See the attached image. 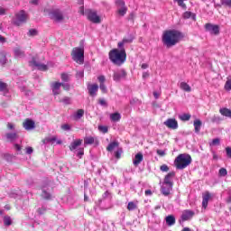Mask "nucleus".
Returning a JSON list of instances; mask_svg holds the SVG:
<instances>
[{"mask_svg": "<svg viewBox=\"0 0 231 231\" xmlns=\"http://www.w3.org/2000/svg\"><path fill=\"white\" fill-rule=\"evenodd\" d=\"M116 6L123 8L125 6V2L124 0H116Z\"/></svg>", "mask_w": 231, "mask_h": 231, "instance_id": "3c124183", "label": "nucleus"}, {"mask_svg": "<svg viewBox=\"0 0 231 231\" xmlns=\"http://www.w3.org/2000/svg\"><path fill=\"white\" fill-rule=\"evenodd\" d=\"M76 79H84V70H79L76 73Z\"/></svg>", "mask_w": 231, "mask_h": 231, "instance_id": "603ef678", "label": "nucleus"}, {"mask_svg": "<svg viewBox=\"0 0 231 231\" xmlns=\"http://www.w3.org/2000/svg\"><path fill=\"white\" fill-rule=\"evenodd\" d=\"M6 51H0V64H2V66H5V64H6Z\"/></svg>", "mask_w": 231, "mask_h": 231, "instance_id": "c756f323", "label": "nucleus"}, {"mask_svg": "<svg viewBox=\"0 0 231 231\" xmlns=\"http://www.w3.org/2000/svg\"><path fill=\"white\" fill-rule=\"evenodd\" d=\"M224 88L226 91H231V78H227Z\"/></svg>", "mask_w": 231, "mask_h": 231, "instance_id": "4c0bfd02", "label": "nucleus"}, {"mask_svg": "<svg viewBox=\"0 0 231 231\" xmlns=\"http://www.w3.org/2000/svg\"><path fill=\"white\" fill-rule=\"evenodd\" d=\"M109 60L116 66H122L124 62H125V59H127V54L125 53V50L119 51L118 49H113L108 53Z\"/></svg>", "mask_w": 231, "mask_h": 231, "instance_id": "f03ea898", "label": "nucleus"}, {"mask_svg": "<svg viewBox=\"0 0 231 231\" xmlns=\"http://www.w3.org/2000/svg\"><path fill=\"white\" fill-rule=\"evenodd\" d=\"M98 129H99V131H101V133H104L105 134H106V133H107V131H108L107 126H104V125H99V126H98Z\"/></svg>", "mask_w": 231, "mask_h": 231, "instance_id": "4d7b16f0", "label": "nucleus"}, {"mask_svg": "<svg viewBox=\"0 0 231 231\" xmlns=\"http://www.w3.org/2000/svg\"><path fill=\"white\" fill-rule=\"evenodd\" d=\"M72 60L77 64H84V47H75L71 51Z\"/></svg>", "mask_w": 231, "mask_h": 231, "instance_id": "20e7f679", "label": "nucleus"}, {"mask_svg": "<svg viewBox=\"0 0 231 231\" xmlns=\"http://www.w3.org/2000/svg\"><path fill=\"white\" fill-rule=\"evenodd\" d=\"M62 86V83L60 82H52L51 83V88L52 89V95H54L55 97L57 95H60V87Z\"/></svg>", "mask_w": 231, "mask_h": 231, "instance_id": "4468645a", "label": "nucleus"}, {"mask_svg": "<svg viewBox=\"0 0 231 231\" xmlns=\"http://www.w3.org/2000/svg\"><path fill=\"white\" fill-rule=\"evenodd\" d=\"M85 15H87V18L91 23H94L95 24L100 23V16L97 15V12L91 9H86Z\"/></svg>", "mask_w": 231, "mask_h": 231, "instance_id": "6e6552de", "label": "nucleus"}, {"mask_svg": "<svg viewBox=\"0 0 231 231\" xmlns=\"http://www.w3.org/2000/svg\"><path fill=\"white\" fill-rule=\"evenodd\" d=\"M95 143V138L92 136L85 137L84 138V144L85 145H93Z\"/></svg>", "mask_w": 231, "mask_h": 231, "instance_id": "2f4dec72", "label": "nucleus"}, {"mask_svg": "<svg viewBox=\"0 0 231 231\" xmlns=\"http://www.w3.org/2000/svg\"><path fill=\"white\" fill-rule=\"evenodd\" d=\"M142 162H143V154L142 152H138L137 154H135V158L133 161V163L134 165V167H138Z\"/></svg>", "mask_w": 231, "mask_h": 231, "instance_id": "aec40b11", "label": "nucleus"}, {"mask_svg": "<svg viewBox=\"0 0 231 231\" xmlns=\"http://www.w3.org/2000/svg\"><path fill=\"white\" fill-rule=\"evenodd\" d=\"M183 39V33L178 30H167L162 34V43L166 48L176 46Z\"/></svg>", "mask_w": 231, "mask_h": 231, "instance_id": "f257e3e1", "label": "nucleus"}, {"mask_svg": "<svg viewBox=\"0 0 231 231\" xmlns=\"http://www.w3.org/2000/svg\"><path fill=\"white\" fill-rule=\"evenodd\" d=\"M8 91V84L0 81V93H3V95H7Z\"/></svg>", "mask_w": 231, "mask_h": 231, "instance_id": "a878e982", "label": "nucleus"}, {"mask_svg": "<svg viewBox=\"0 0 231 231\" xmlns=\"http://www.w3.org/2000/svg\"><path fill=\"white\" fill-rule=\"evenodd\" d=\"M180 89H182V91H186L187 93H190L192 91V88H190V86L186 82H180Z\"/></svg>", "mask_w": 231, "mask_h": 231, "instance_id": "cd10ccee", "label": "nucleus"}, {"mask_svg": "<svg viewBox=\"0 0 231 231\" xmlns=\"http://www.w3.org/2000/svg\"><path fill=\"white\" fill-rule=\"evenodd\" d=\"M221 5L226 6L227 8H231V0H220Z\"/></svg>", "mask_w": 231, "mask_h": 231, "instance_id": "c03bdc74", "label": "nucleus"}, {"mask_svg": "<svg viewBox=\"0 0 231 231\" xmlns=\"http://www.w3.org/2000/svg\"><path fill=\"white\" fill-rule=\"evenodd\" d=\"M205 30L206 32H209L211 35H219V25L206 23Z\"/></svg>", "mask_w": 231, "mask_h": 231, "instance_id": "9b49d317", "label": "nucleus"}, {"mask_svg": "<svg viewBox=\"0 0 231 231\" xmlns=\"http://www.w3.org/2000/svg\"><path fill=\"white\" fill-rule=\"evenodd\" d=\"M165 221L168 226H174L176 225V217L174 215H169L165 217Z\"/></svg>", "mask_w": 231, "mask_h": 231, "instance_id": "412c9836", "label": "nucleus"}, {"mask_svg": "<svg viewBox=\"0 0 231 231\" xmlns=\"http://www.w3.org/2000/svg\"><path fill=\"white\" fill-rule=\"evenodd\" d=\"M218 174H219V176L225 177V176H226L228 174V171H226V169L221 168L218 171Z\"/></svg>", "mask_w": 231, "mask_h": 231, "instance_id": "a18cd8bd", "label": "nucleus"}, {"mask_svg": "<svg viewBox=\"0 0 231 231\" xmlns=\"http://www.w3.org/2000/svg\"><path fill=\"white\" fill-rule=\"evenodd\" d=\"M25 152L26 154H32L33 153V148H32V146H28L25 148Z\"/></svg>", "mask_w": 231, "mask_h": 231, "instance_id": "052dcab7", "label": "nucleus"}, {"mask_svg": "<svg viewBox=\"0 0 231 231\" xmlns=\"http://www.w3.org/2000/svg\"><path fill=\"white\" fill-rule=\"evenodd\" d=\"M164 125L169 129H178V121H176V119L169 118L164 122Z\"/></svg>", "mask_w": 231, "mask_h": 231, "instance_id": "dca6fc26", "label": "nucleus"}, {"mask_svg": "<svg viewBox=\"0 0 231 231\" xmlns=\"http://www.w3.org/2000/svg\"><path fill=\"white\" fill-rule=\"evenodd\" d=\"M61 80H63V82H69V75H68V73H62Z\"/></svg>", "mask_w": 231, "mask_h": 231, "instance_id": "09e8293b", "label": "nucleus"}, {"mask_svg": "<svg viewBox=\"0 0 231 231\" xmlns=\"http://www.w3.org/2000/svg\"><path fill=\"white\" fill-rule=\"evenodd\" d=\"M172 184H162L161 187V192L163 196H170L171 190H172Z\"/></svg>", "mask_w": 231, "mask_h": 231, "instance_id": "f3484780", "label": "nucleus"}, {"mask_svg": "<svg viewBox=\"0 0 231 231\" xmlns=\"http://www.w3.org/2000/svg\"><path fill=\"white\" fill-rule=\"evenodd\" d=\"M138 206L134 201L129 202L127 205V210H130V211L136 210Z\"/></svg>", "mask_w": 231, "mask_h": 231, "instance_id": "f704fd0d", "label": "nucleus"}, {"mask_svg": "<svg viewBox=\"0 0 231 231\" xmlns=\"http://www.w3.org/2000/svg\"><path fill=\"white\" fill-rule=\"evenodd\" d=\"M193 125H194L195 133L198 134L201 131V125H202L201 120L196 119L193 122Z\"/></svg>", "mask_w": 231, "mask_h": 231, "instance_id": "bb28decb", "label": "nucleus"}, {"mask_svg": "<svg viewBox=\"0 0 231 231\" xmlns=\"http://www.w3.org/2000/svg\"><path fill=\"white\" fill-rule=\"evenodd\" d=\"M97 80L100 82V84H104L106 82V76L101 75L97 77Z\"/></svg>", "mask_w": 231, "mask_h": 231, "instance_id": "bf43d9fd", "label": "nucleus"}, {"mask_svg": "<svg viewBox=\"0 0 231 231\" xmlns=\"http://www.w3.org/2000/svg\"><path fill=\"white\" fill-rule=\"evenodd\" d=\"M117 14L124 17L127 14V6L121 7L120 9L117 10Z\"/></svg>", "mask_w": 231, "mask_h": 231, "instance_id": "e433bc0d", "label": "nucleus"}, {"mask_svg": "<svg viewBox=\"0 0 231 231\" xmlns=\"http://www.w3.org/2000/svg\"><path fill=\"white\" fill-rule=\"evenodd\" d=\"M5 138L8 142H15V140L19 139V134L16 132L14 133H7L5 134Z\"/></svg>", "mask_w": 231, "mask_h": 231, "instance_id": "4be33fe9", "label": "nucleus"}, {"mask_svg": "<svg viewBox=\"0 0 231 231\" xmlns=\"http://www.w3.org/2000/svg\"><path fill=\"white\" fill-rule=\"evenodd\" d=\"M180 118L182 120V122H189V120H190V114H182L180 116Z\"/></svg>", "mask_w": 231, "mask_h": 231, "instance_id": "a19ab883", "label": "nucleus"}, {"mask_svg": "<svg viewBox=\"0 0 231 231\" xmlns=\"http://www.w3.org/2000/svg\"><path fill=\"white\" fill-rule=\"evenodd\" d=\"M157 154L159 156H163L165 154V151H163V150H157Z\"/></svg>", "mask_w": 231, "mask_h": 231, "instance_id": "774afa93", "label": "nucleus"}, {"mask_svg": "<svg viewBox=\"0 0 231 231\" xmlns=\"http://www.w3.org/2000/svg\"><path fill=\"white\" fill-rule=\"evenodd\" d=\"M160 171H162V172H169V166H167V164H162L160 167Z\"/></svg>", "mask_w": 231, "mask_h": 231, "instance_id": "864d4df0", "label": "nucleus"}, {"mask_svg": "<svg viewBox=\"0 0 231 231\" xmlns=\"http://www.w3.org/2000/svg\"><path fill=\"white\" fill-rule=\"evenodd\" d=\"M195 212L190 209H186L182 211V214L180 216V223H184V221H190L195 216Z\"/></svg>", "mask_w": 231, "mask_h": 231, "instance_id": "9d476101", "label": "nucleus"}, {"mask_svg": "<svg viewBox=\"0 0 231 231\" xmlns=\"http://www.w3.org/2000/svg\"><path fill=\"white\" fill-rule=\"evenodd\" d=\"M124 152V151L122 150V148H119L116 152H115V156L117 160H120L122 153Z\"/></svg>", "mask_w": 231, "mask_h": 231, "instance_id": "49530a36", "label": "nucleus"}, {"mask_svg": "<svg viewBox=\"0 0 231 231\" xmlns=\"http://www.w3.org/2000/svg\"><path fill=\"white\" fill-rule=\"evenodd\" d=\"M220 140L219 138H215L212 140V145H219Z\"/></svg>", "mask_w": 231, "mask_h": 231, "instance_id": "e2e57ef3", "label": "nucleus"}, {"mask_svg": "<svg viewBox=\"0 0 231 231\" xmlns=\"http://www.w3.org/2000/svg\"><path fill=\"white\" fill-rule=\"evenodd\" d=\"M125 77H127V72L125 71V69H121L114 71L113 80L115 82H120V80H124Z\"/></svg>", "mask_w": 231, "mask_h": 231, "instance_id": "1a4fd4ad", "label": "nucleus"}, {"mask_svg": "<svg viewBox=\"0 0 231 231\" xmlns=\"http://www.w3.org/2000/svg\"><path fill=\"white\" fill-rule=\"evenodd\" d=\"M61 102L66 106H69V104H71V98L65 97L62 98Z\"/></svg>", "mask_w": 231, "mask_h": 231, "instance_id": "8fccbe9b", "label": "nucleus"}, {"mask_svg": "<svg viewBox=\"0 0 231 231\" xmlns=\"http://www.w3.org/2000/svg\"><path fill=\"white\" fill-rule=\"evenodd\" d=\"M46 210H48L46 206H42L37 209V213L39 214V216H42L43 214H46Z\"/></svg>", "mask_w": 231, "mask_h": 231, "instance_id": "58836bf2", "label": "nucleus"}, {"mask_svg": "<svg viewBox=\"0 0 231 231\" xmlns=\"http://www.w3.org/2000/svg\"><path fill=\"white\" fill-rule=\"evenodd\" d=\"M39 33V32L37 31V29H30L29 32H27V35L29 37H35V35H37Z\"/></svg>", "mask_w": 231, "mask_h": 231, "instance_id": "79ce46f5", "label": "nucleus"}, {"mask_svg": "<svg viewBox=\"0 0 231 231\" xmlns=\"http://www.w3.org/2000/svg\"><path fill=\"white\" fill-rule=\"evenodd\" d=\"M99 88L101 89L102 93H107V87H106L105 83L100 84Z\"/></svg>", "mask_w": 231, "mask_h": 231, "instance_id": "6e6d98bb", "label": "nucleus"}, {"mask_svg": "<svg viewBox=\"0 0 231 231\" xmlns=\"http://www.w3.org/2000/svg\"><path fill=\"white\" fill-rule=\"evenodd\" d=\"M98 105L102 106L103 107H107V101H106L104 98H99Z\"/></svg>", "mask_w": 231, "mask_h": 231, "instance_id": "de8ad7c7", "label": "nucleus"}, {"mask_svg": "<svg viewBox=\"0 0 231 231\" xmlns=\"http://www.w3.org/2000/svg\"><path fill=\"white\" fill-rule=\"evenodd\" d=\"M4 225L5 226H10L12 225V217L10 216L4 217Z\"/></svg>", "mask_w": 231, "mask_h": 231, "instance_id": "72a5a7b5", "label": "nucleus"}, {"mask_svg": "<svg viewBox=\"0 0 231 231\" xmlns=\"http://www.w3.org/2000/svg\"><path fill=\"white\" fill-rule=\"evenodd\" d=\"M27 19L28 14H26L24 10H22L15 14L14 18L13 19V23L14 26H21V24H24V23H26Z\"/></svg>", "mask_w": 231, "mask_h": 231, "instance_id": "423d86ee", "label": "nucleus"}, {"mask_svg": "<svg viewBox=\"0 0 231 231\" xmlns=\"http://www.w3.org/2000/svg\"><path fill=\"white\" fill-rule=\"evenodd\" d=\"M61 86L63 88V89H65V91H69V84L68 83H61Z\"/></svg>", "mask_w": 231, "mask_h": 231, "instance_id": "680f3d73", "label": "nucleus"}, {"mask_svg": "<svg viewBox=\"0 0 231 231\" xmlns=\"http://www.w3.org/2000/svg\"><path fill=\"white\" fill-rule=\"evenodd\" d=\"M103 199H99V205H102V201H105V199H111V193L109 191H106L103 196H102Z\"/></svg>", "mask_w": 231, "mask_h": 231, "instance_id": "473e14b6", "label": "nucleus"}, {"mask_svg": "<svg viewBox=\"0 0 231 231\" xmlns=\"http://www.w3.org/2000/svg\"><path fill=\"white\" fill-rule=\"evenodd\" d=\"M133 41H134V38L133 37V35H129L127 38L123 39V42L125 44H131V42H133Z\"/></svg>", "mask_w": 231, "mask_h": 231, "instance_id": "ea45409f", "label": "nucleus"}, {"mask_svg": "<svg viewBox=\"0 0 231 231\" xmlns=\"http://www.w3.org/2000/svg\"><path fill=\"white\" fill-rule=\"evenodd\" d=\"M51 188V180L46 179L42 183V198L43 199H51V194L48 192Z\"/></svg>", "mask_w": 231, "mask_h": 231, "instance_id": "39448f33", "label": "nucleus"}, {"mask_svg": "<svg viewBox=\"0 0 231 231\" xmlns=\"http://www.w3.org/2000/svg\"><path fill=\"white\" fill-rule=\"evenodd\" d=\"M14 149H15L18 152H21V150L23 149V148L21 147V145H19V144H17V143H14Z\"/></svg>", "mask_w": 231, "mask_h": 231, "instance_id": "69168bd1", "label": "nucleus"}, {"mask_svg": "<svg viewBox=\"0 0 231 231\" xmlns=\"http://www.w3.org/2000/svg\"><path fill=\"white\" fill-rule=\"evenodd\" d=\"M211 195L210 192L207 191L205 194L202 196V207L203 208H207L208 207V200L210 199Z\"/></svg>", "mask_w": 231, "mask_h": 231, "instance_id": "6ab92c4d", "label": "nucleus"}, {"mask_svg": "<svg viewBox=\"0 0 231 231\" xmlns=\"http://www.w3.org/2000/svg\"><path fill=\"white\" fill-rule=\"evenodd\" d=\"M192 17V13L187 11L183 14V19H190Z\"/></svg>", "mask_w": 231, "mask_h": 231, "instance_id": "13d9d810", "label": "nucleus"}, {"mask_svg": "<svg viewBox=\"0 0 231 231\" xmlns=\"http://www.w3.org/2000/svg\"><path fill=\"white\" fill-rule=\"evenodd\" d=\"M211 122L213 124H221V122H223V119L221 118V116H213V117L211 118Z\"/></svg>", "mask_w": 231, "mask_h": 231, "instance_id": "c9c22d12", "label": "nucleus"}, {"mask_svg": "<svg viewBox=\"0 0 231 231\" xmlns=\"http://www.w3.org/2000/svg\"><path fill=\"white\" fill-rule=\"evenodd\" d=\"M23 128L25 131H32L35 129V122L32 119H26L23 123Z\"/></svg>", "mask_w": 231, "mask_h": 231, "instance_id": "a211bd4d", "label": "nucleus"}, {"mask_svg": "<svg viewBox=\"0 0 231 231\" xmlns=\"http://www.w3.org/2000/svg\"><path fill=\"white\" fill-rule=\"evenodd\" d=\"M76 155L79 158H82V156H84V148H79L78 150H76Z\"/></svg>", "mask_w": 231, "mask_h": 231, "instance_id": "37998d69", "label": "nucleus"}, {"mask_svg": "<svg viewBox=\"0 0 231 231\" xmlns=\"http://www.w3.org/2000/svg\"><path fill=\"white\" fill-rule=\"evenodd\" d=\"M121 119H122V115H120V113L116 112V113L110 114L111 122H120Z\"/></svg>", "mask_w": 231, "mask_h": 231, "instance_id": "393cba45", "label": "nucleus"}, {"mask_svg": "<svg viewBox=\"0 0 231 231\" xmlns=\"http://www.w3.org/2000/svg\"><path fill=\"white\" fill-rule=\"evenodd\" d=\"M63 131H71V126L69 124H64L61 125Z\"/></svg>", "mask_w": 231, "mask_h": 231, "instance_id": "5fc2aeb1", "label": "nucleus"}, {"mask_svg": "<svg viewBox=\"0 0 231 231\" xmlns=\"http://www.w3.org/2000/svg\"><path fill=\"white\" fill-rule=\"evenodd\" d=\"M14 53L15 59H23L26 56V54H24V51L21 50V48L19 47H16L14 49Z\"/></svg>", "mask_w": 231, "mask_h": 231, "instance_id": "5701e85b", "label": "nucleus"}, {"mask_svg": "<svg viewBox=\"0 0 231 231\" xmlns=\"http://www.w3.org/2000/svg\"><path fill=\"white\" fill-rule=\"evenodd\" d=\"M7 128L10 129L11 131H14V129H15V125H14V124L12 123H8Z\"/></svg>", "mask_w": 231, "mask_h": 231, "instance_id": "338daca9", "label": "nucleus"}, {"mask_svg": "<svg viewBox=\"0 0 231 231\" xmlns=\"http://www.w3.org/2000/svg\"><path fill=\"white\" fill-rule=\"evenodd\" d=\"M87 89H88V95H90V97H96L97 93L98 92V85L88 83Z\"/></svg>", "mask_w": 231, "mask_h": 231, "instance_id": "ddd939ff", "label": "nucleus"}, {"mask_svg": "<svg viewBox=\"0 0 231 231\" xmlns=\"http://www.w3.org/2000/svg\"><path fill=\"white\" fill-rule=\"evenodd\" d=\"M80 145H82V139H77L70 143L69 149L70 151H77V149L80 147Z\"/></svg>", "mask_w": 231, "mask_h": 231, "instance_id": "b1692460", "label": "nucleus"}, {"mask_svg": "<svg viewBox=\"0 0 231 231\" xmlns=\"http://www.w3.org/2000/svg\"><path fill=\"white\" fill-rule=\"evenodd\" d=\"M84 116V109H79L74 115L73 118L74 120H80Z\"/></svg>", "mask_w": 231, "mask_h": 231, "instance_id": "c85d7f7f", "label": "nucleus"}, {"mask_svg": "<svg viewBox=\"0 0 231 231\" xmlns=\"http://www.w3.org/2000/svg\"><path fill=\"white\" fill-rule=\"evenodd\" d=\"M49 17L55 23H62V21H64V13H62L60 9H52L49 13Z\"/></svg>", "mask_w": 231, "mask_h": 231, "instance_id": "0eeeda50", "label": "nucleus"}, {"mask_svg": "<svg viewBox=\"0 0 231 231\" xmlns=\"http://www.w3.org/2000/svg\"><path fill=\"white\" fill-rule=\"evenodd\" d=\"M226 152L227 158H231V148L230 147L226 148Z\"/></svg>", "mask_w": 231, "mask_h": 231, "instance_id": "0e129e2a", "label": "nucleus"}, {"mask_svg": "<svg viewBox=\"0 0 231 231\" xmlns=\"http://www.w3.org/2000/svg\"><path fill=\"white\" fill-rule=\"evenodd\" d=\"M116 147H118V142H112L108 144L106 150L108 151V152H112V151H115Z\"/></svg>", "mask_w": 231, "mask_h": 231, "instance_id": "7c9ffc66", "label": "nucleus"}, {"mask_svg": "<svg viewBox=\"0 0 231 231\" xmlns=\"http://www.w3.org/2000/svg\"><path fill=\"white\" fill-rule=\"evenodd\" d=\"M174 176H176V172L175 171L169 172L164 177V180H163L162 184H164V185H174V182L172 181V179L174 178Z\"/></svg>", "mask_w": 231, "mask_h": 231, "instance_id": "2eb2a0df", "label": "nucleus"}, {"mask_svg": "<svg viewBox=\"0 0 231 231\" xmlns=\"http://www.w3.org/2000/svg\"><path fill=\"white\" fill-rule=\"evenodd\" d=\"M30 66L32 68H37V69H40V71H47L48 65L42 64L35 60V58H32V60L29 62Z\"/></svg>", "mask_w": 231, "mask_h": 231, "instance_id": "f8f14e48", "label": "nucleus"}, {"mask_svg": "<svg viewBox=\"0 0 231 231\" xmlns=\"http://www.w3.org/2000/svg\"><path fill=\"white\" fill-rule=\"evenodd\" d=\"M189 163H192V157L186 153H180L176 157L174 161V165L178 171H183V169H187Z\"/></svg>", "mask_w": 231, "mask_h": 231, "instance_id": "7ed1b4c3", "label": "nucleus"}]
</instances>
